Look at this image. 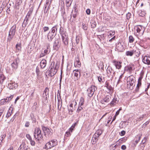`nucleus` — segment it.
Listing matches in <instances>:
<instances>
[{"label":"nucleus","instance_id":"obj_1","mask_svg":"<svg viewBox=\"0 0 150 150\" xmlns=\"http://www.w3.org/2000/svg\"><path fill=\"white\" fill-rule=\"evenodd\" d=\"M57 27L58 26L57 25H55L52 27L51 30L48 33L47 37L49 41H52L53 39L57 35Z\"/></svg>","mask_w":150,"mask_h":150},{"label":"nucleus","instance_id":"obj_2","mask_svg":"<svg viewBox=\"0 0 150 150\" xmlns=\"http://www.w3.org/2000/svg\"><path fill=\"white\" fill-rule=\"evenodd\" d=\"M135 78L134 76L131 75L128 77L127 79V87L130 90H132L134 87L135 86Z\"/></svg>","mask_w":150,"mask_h":150},{"label":"nucleus","instance_id":"obj_3","mask_svg":"<svg viewBox=\"0 0 150 150\" xmlns=\"http://www.w3.org/2000/svg\"><path fill=\"white\" fill-rule=\"evenodd\" d=\"M62 27L60 28L59 33L62 36V42L65 47H67L69 45V38L68 35L66 34L65 32L62 30Z\"/></svg>","mask_w":150,"mask_h":150},{"label":"nucleus","instance_id":"obj_4","mask_svg":"<svg viewBox=\"0 0 150 150\" xmlns=\"http://www.w3.org/2000/svg\"><path fill=\"white\" fill-rule=\"evenodd\" d=\"M16 26V25H13L10 30L7 38L8 42H10L13 38L15 35Z\"/></svg>","mask_w":150,"mask_h":150},{"label":"nucleus","instance_id":"obj_5","mask_svg":"<svg viewBox=\"0 0 150 150\" xmlns=\"http://www.w3.org/2000/svg\"><path fill=\"white\" fill-rule=\"evenodd\" d=\"M54 63H52L51 64L50 67H51L50 70L49 71V73L48 74L51 77L54 76L57 72L59 67L57 63H56L55 66L54 68Z\"/></svg>","mask_w":150,"mask_h":150},{"label":"nucleus","instance_id":"obj_6","mask_svg":"<svg viewBox=\"0 0 150 150\" xmlns=\"http://www.w3.org/2000/svg\"><path fill=\"white\" fill-rule=\"evenodd\" d=\"M34 136L35 139H37L38 141H40L43 138V134L41 133V130L39 128L35 129Z\"/></svg>","mask_w":150,"mask_h":150},{"label":"nucleus","instance_id":"obj_7","mask_svg":"<svg viewBox=\"0 0 150 150\" xmlns=\"http://www.w3.org/2000/svg\"><path fill=\"white\" fill-rule=\"evenodd\" d=\"M57 144V139H52L51 141H49L46 144L45 149H50L56 146Z\"/></svg>","mask_w":150,"mask_h":150},{"label":"nucleus","instance_id":"obj_8","mask_svg":"<svg viewBox=\"0 0 150 150\" xmlns=\"http://www.w3.org/2000/svg\"><path fill=\"white\" fill-rule=\"evenodd\" d=\"M42 129L44 135L46 137H49L52 135V132L51 131L52 129L50 130L49 128L45 126L42 127Z\"/></svg>","mask_w":150,"mask_h":150},{"label":"nucleus","instance_id":"obj_9","mask_svg":"<svg viewBox=\"0 0 150 150\" xmlns=\"http://www.w3.org/2000/svg\"><path fill=\"white\" fill-rule=\"evenodd\" d=\"M96 89V88L94 86H91V87L88 88L87 90L88 96L90 97H92L93 95L94 92Z\"/></svg>","mask_w":150,"mask_h":150},{"label":"nucleus","instance_id":"obj_10","mask_svg":"<svg viewBox=\"0 0 150 150\" xmlns=\"http://www.w3.org/2000/svg\"><path fill=\"white\" fill-rule=\"evenodd\" d=\"M73 73L74 74V79L76 81L79 79L81 76V72L79 70L75 69L73 71Z\"/></svg>","mask_w":150,"mask_h":150},{"label":"nucleus","instance_id":"obj_11","mask_svg":"<svg viewBox=\"0 0 150 150\" xmlns=\"http://www.w3.org/2000/svg\"><path fill=\"white\" fill-rule=\"evenodd\" d=\"M19 62V59L18 57L14 59L11 64L12 67L13 69H17Z\"/></svg>","mask_w":150,"mask_h":150},{"label":"nucleus","instance_id":"obj_12","mask_svg":"<svg viewBox=\"0 0 150 150\" xmlns=\"http://www.w3.org/2000/svg\"><path fill=\"white\" fill-rule=\"evenodd\" d=\"M108 76V77L113 78L115 75V71L112 69L111 67H108L107 70Z\"/></svg>","mask_w":150,"mask_h":150},{"label":"nucleus","instance_id":"obj_13","mask_svg":"<svg viewBox=\"0 0 150 150\" xmlns=\"http://www.w3.org/2000/svg\"><path fill=\"white\" fill-rule=\"evenodd\" d=\"M135 30L137 32L136 35H142L144 33V30H142V27L141 25H138L135 27Z\"/></svg>","mask_w":150,"mask_h":150},{"label":"nucleus","instance_id":"obj_14","mask_svg":"<svg viewBox=\"0 0 150 150\" xmlns=\"http://www.w3.org/2000/svg\"><path fill=\"white\" fill-rule=\"evenodd\" d=\"M112 63L115 66L116 69H120L122 67V62L120 61H118L116 60H113Z\"/></svg>","mask_w":150,"mask_h":150},{"label":"nucleus","instance_id":"obj_15","mask_svg":"<svg viewBox=\"0 0 150 150\" xmlns=\"http://www.w3.org/2000/svg\"><path fill=\"white\" fill-rule=\"evenodd\" d=\"M60 41L59 40H57L55 41L53 44V49L56 50H58L60 47Z\"/></svg>","mask_w":150,"mask_h":150},{"label":"nucleus","instance_id":"obj_16","mask_svg":"<svg viewBox=\"0 0 150 150\" xmlns=\"http://www.w3.org/2000/svg\"><path fill=\"white\" fill-rule=\"evenodd\" d=\"M28 146L24 142H23L18 148V150H27Z\"/></svg>","mask_w":150,"mask_h":150},{"label":"nucleus","instance_id":"obj_17","mask_svg":"<svg viewBox=\"0 0 150 150\" xmlns=\"http://www.w3.org/2000/svg\"><path fill=\"white\" fill-rule=\"evenodd\" d=\"M116 48L120 52H122L124 50L123 46L120 42H118L116 44Z\"/></svg>","mask_w":150,"mask_h":150},{"label":"nucleus","instance_id":"obj_18","mask_svg":"<svg viewBox=\"0 0 150 150\" xmlns=\"http://www.w3.org/2000/svg\"><path fill=\"white\" fill-rule=\"evenodd\" d=\"M143 62L148 65H150V58L145 56L142 59Z\"/></svg>","mask_w":150,"mask_h":150},{"label":"nucleus","instance_id":"obj_19","mask_svg":"<svg viewBox=\"0 0 150 150\" xmlns=\"http://www.w3.org/2000/svg\"><path fill=\"white\" fill-rule=\"evenodd\" d=\"M118 101V100H117V98L115 97L113 98L112 101L109 104L111 106H113L117 103Z\"/></svg>","mask_w":150,"mask_h":150},{"label":"nucleus","instance_id":"obj_20","mask_svg":"<svg viewBox=\"0 0 150 150\" xmlns=\"http://www.w3.org/2000/svg\"><path fill=\"white\" fill-rule=\"evenodd\" d=\"M96 134H94L92 138V142L93 144H95L98 141V138L99 137L96 135Z\"/></svg>","mask_w":150,"mask_h":150},{"label":"nucleus","instance_id":"obj_21","mask_svg":"<svg viewBox=\"0 0 150 150\" xmlns=\"http://www.w3.org/2000/svg\"><path fill=\"white\" fill-rule=\"evenodd\" d=\"M50 51V49L47 47L46 49H45L43 52H42L40 55V57H43L45 55L48 54Z\"/></svg>","mask_w":150,"mask_h":150},{"label":"nucleus","instance_id":"obj_22","mask_svg":"<svg viewBox=\"0 0 150 150\" xmlns=\"http://www.w3.org/2000/svg\"><path fill=\"white\" fill-rule=\"evenodd\" d=\"M17 87V84H16L14 83H13L12 82H10L8 84V87L10 89H13L14 88H16V87Z\"/></svg>","mask_w":150,"mask_h":150},{"label":"nucleus","instance_id":"obj_23","mask_svg":"<svg viewBox=\"0 0 150 150\" xmlns=\"http://www.w3.org/2000/svg\"><path fill=\"white\" fill-rule=\"evenodd\" d=\"M29 18L26 16L22 25L23 27L25 28L26 26L28 23Z\"/></svg>","mask_w":150,"mask_h":150},{"label":"nucleus","instance_id":"obj_24","mask_svg":"<svg viewBox=\"0 0 150 150\" xmlns=\"http://www.w3.org/2000/svg\"><path fill=\"white\" fill-rule=\"evenodd\" d=\"M40 65L41 68H44L46 65V60L45 59L42 60L40 63Z\"/></svg>","mask_w":150,"mask_h":150},{"label":"nucleus","instance_id":"obj_25","mask_svg":"<svg viewBox=\"0 0 150 150\" xmlns=\"http://www.w3.org/2000/svg\"><path fill=\"white\" fill-rule=\"evenodd\" d=\"M16 52H18L21 51V44H17L16 45Z\"/></svg>","mask_w":150,"mask_h":150},{"label":"nucleus","instance_id":"obj_26","mask_svg":"<svg viewBox=\"0 0 150 150\" xmlns=\"http://www.w3.org/2000/svg\"><path fill=\"white\" fill-rule=\"evenodd\" d=\"M98 67L99 69L100 68L101 69L103 70L104 69V64L103 62L101 61H100L99 63H97Z\"/></svg>","mask_w":150,"mask_h":150},{"label":"nucleus","instance_id":"obj_27","mask_svg":"<svg viewBox=\"0 0 150 150\" xmlns=\"http://www.w3.org/2000/svg\"><path fill=\"white\" fill-rule=\"evenodd\" d=\"M36 73L37 75V78L39 79H40V76L41 75V74L39 68L38 66L36 68Z\"/></svg>","mask_w":150,"mask_h":150},{"label":"nucleus","instance_id":"obj_28","mask_svg":"<svg viewBox=\"0 0 150 150\" xmlns=\"http://www.w3.org/2000/svg\"><path fill=\"white\" fill-rule=\"evenodd\" d=\"M62 105V100L58 98V108L59 110H60L61 109Z\"/></svg>","mask_w":150,"mask_h":150},{"label":"nucleus","instance_id":"obj_29","mask_svg":"<svg viewBox=\"0 0 150 150\" xmlns=\"http://www.w3.org/2000/svg\"><path fill=\"white\" fill-rule=\"evenodd\" d=\"M111 98V96L110 95L106 96L103 99L105 103H108L110 101Z\"/></svg>","mask_w":150,"mask_h":150},{"label":"nucleus","instance_id":"obj_30","mask_svg":"<svg viewBox=\"0 0 150 150\" xmlns=\"http://www.w3.org/2000/svg\"><path fill=\"white\" fill-rule=\"evenodd\" d=\"M72 1V0H66V4L67 7L69 8L70 7Z\"/></svg>","mask_w":150,"mask_h":150},{"label":"nucleus","instance_id":"obj_31","mask_svg":"<svg viewBox=\"0 0 150 150\" xmlns=\"http://www.w3.org/2000/svg\"><path fill=\"white\" fill-rule=\"evenodd\" d=\"M133 52L134 54H135L137 57H138L139 56L140 53V51L138 49H136L135 50L133 49Z\"/></svg>","mask_w":150,"mask_h":150},{"label":"nucleus","instance_id":"obj_32","mask_svg":"<svg viewBox=\"0 0 150 150\" xmlns=\"http://www.w3.org/2000/svg\"><path fill=\"white\" fill-rule=\"evenodd\" d=\"M81 62L79 59H76V62H75L74 66L75 67H80L81 66Z\"/></svg>","mask_w":150,"mask_h":150},{"label":"nucleus","instance_id":"obj_33","mask_svg":"<svg viewBox=\"0 0 150 150\" xmlns=\"http://www.w3.org/2000/svg\"><path fill=\"white\" fill-rule=\"evenodd\" d=\"M50 1L49 0H47L46 2V4L45 5V9H46V8H47V10L49 9L50 7V5L51 4V2L50 1V4L48 5L49 2Z\"/></svg>","mask_w":150,"mask_h":150},{"label":"nucleus","instance_id":"obj_34","mask_svg":"<svg viewBox=\"0 0 150 150\" xmlns=\"http://www.w3.org/2000/svg\"><path fill=\"white\" fill-rule=\"evenodd\" d=\"M105 86L107 87V88L108 89L109 91H111L112 89V88L108 83H106Z\"/></svg>","mask_w":150,"mask_h":150},{"label":"nucleus","instance_id":"obj_35","mask_svg":"<svg viewBox=\"0 0 150 150\" xmlns=\"http://www.w3.org/2000/svg\"><path fill=\"white\" fill-rule=\"evenodd\" d=\"M12 113V110L10 109H9L8 112L7 113L6 115V117L8 118L9 117H10L11 115V114Z\"/></svg>","mask_w":150,"mask_h":150},{"label":"nucleus","instance_id":"obj_36","mask_svg":"<svg viewBox=\"0 0 150 150\" xmlns=\"http://www.w3.org/2000/svg\"><path fill=\"white\" fill-rule=\"evenodd\" d=\"M6 79V77L4 76L3 74L1 75L0 76V82L1 83H2L4 82L5 79Z\"/></svg>","mask_w":150,"mask_h":150},{"label":"nucleus","instance_id":"obj_37","mask_svg":"<svg viewBox=\"0 0 150 150\" xmlns=\"http://www.w3.org/2000/svg\"><path fill=\"white\" fill-rule=\"evenodd\" d=\"M142 85V81H138V83L137 84L136 88V91H138L139 90V87L141 86Z\"/></svg>","mask_w":150,"mask_h":150},{"label":"nucleus","instance_id":"obj_38","mask_svg":"<svg viewBox=\"0 0 150 150\" xmlns=\"http://www.w3.org/2000/svg\"><path fill=\"white\" fill-rule=\"evenodd\" d=\"M142 135L141 134H139L136 136V137L138 138V139L135 141L136 144H137L138 143Z\"/></svg>","mask_w":150,"mask_h":150},{"label":"nucleus","instance_id":"obj_39","mask_svg":"<svg viewBox=\"0 0 150 150\" xmlns=\"http://www.w3.org/2000/svg\"><path fill=\"white\" fill-rule=\"evenodd\" d=\"M134 54L133 50L131 51H127L126 53V55L128 56H132Z\"/></svg>","mask_w":150,"mask_h":150},{"label":"nucleus","instance_id":"obj_40","mask_svg":"<svg viewBox=\"0 0 150 150\" xmlns=\"http://www.w3.org/2000/svg\"><path fill=\"white\" fill-rule=\"evenodd\" d=\"M125 70L127 71H130L132 70V67L129 65L126 66L125 67Z\"/></svg>","mask_w":150,"mask_h":150},{"label":"nucleus","instance_id":"obj_41","mask_svg":"<svg viewBox=\"0 0 150 150\" xmlns=\"http://www.w3.org/2000/svg\"><path fill=\"white\" fill-rule=\"evenodd\" d=\"M134 40V38L131 35L129 37V41L130 43H133Z\"/></svg>","mask_w":150,"mask_h":150},{"label":"nucleus","instance_id":"obj_42","mask_svg":"<svg viewBox=\"0 0 150 150\" xmlns=\"http://www.w3.org/2000/svg\"><path fill=\"white\" fill-rule=\"evenodd\" d=\"M91 27L92 28H95L96 25V22L92 21L91 22Z\"/></svg>","mask_w":150,"mask_h":150},{"label":"nucleus","instance_id":"obj_43","mask_svg":"<svg viewBox=\"0 0 150 150\" xmlns=\"http://www.w3.org/2000/svg\"><path fill=\"white\" fill-rule=\"evenodd\" d=\"M7 102L6 99H2L0 100V105L5 104Z\"/></svg>","mask_w":150,"mask_h":150},{"label":"nucleus","instance_id":"obj_44","mask_svg":"<svg viewBox=\"0 0 150 150\" xmlns=\"http://www.w3.org/2000/svg\"><path fill=\"white\" fill-rule=\"evenodd\" d=\"M102 133V131L100 130H98L95 133V134H96L97 136H98V137H99L100 135H101Z\"/></svg>","mask_w":150,"mask_h":150},{"label":"nucleus","instance_id":"obj_45","mask_svg":"<svg viewBox=\"0 0 150 150\" xmlns=\"http://www.w3.org/2000/svg\"><path fill=\"white\" fill-rule=\"evenodd\" d=\"M84 99L83 97H81L79 102V105L82 106L84 104Z\"/></svg>","mask_w":150,"mask_h":150},{"label":"nucleus","instance_id":"obj_46","mask_svg":"<svg viewBox=\"0 0 150 150\" xmlns=\"http://www.w3.org/2000/svg\"><path fill=\"white\" fill-rule=\"evenodd\" d=\"M62 16H63V18L64 20V19L66 18V13H65L64 10L63 11V10L62 11Z\"/></svg>","mask_w":150,"mask_h":150},{"label":"nucleus","instance_id":"obj_47","mask_svg":"<svg viewBox=\"0 0 150 150\" xmlns=\"http://www.w3.org/2000/svg\"><path fill=\"white\" fill-rule=\"evenodd\" d=\"M13 95H11L9 97H6V99L7 102L10 101L11 100V99L13 98Z\"/></svg>","mask_w":150,"mask_h":150},{"label":"nucleus","instance_id":"obj_48","mask_svg":"<svg viewBox=\"0 0 150 150\" xmlns=\"http://www.w3.org/2000/svg\"><path fill=\"white\" fill-rule=\"evenodd\" d=\"M21 1L20 0L17 1L15 4V6L16 7H17L18 6H19L21 4Z\"/></svg>","mask_w":150,"mask_h":150},{"label":"nucleus","instance_id":"obj_49","mask_svg":"<svg viewBox=\"0 0 150 150\" xmlns=\"http://www.w3.org/2000/svg\"><path fill=\"white\" fill-rule=\"evenodd\" d=\"M81 106L79 105L77 110L76 112L77 113H79L80 111L83 109V108L81 107Z\"/></svg>","mask_w":150,"mask_h":150},{"label":"nucleus","instance_id":"obj_50","mask_svg":"<svg viewBox=\"0 0 150 150\" xmlns=\"http://www.w3.org/2000/svg\"><path fill=\"white\" fill-rule=\"evenodd\" d=\"M49 88L47 87L45 88V90H44V91L43 93H47V94L48 95V96L49 97Z\"/></svg>","mask_w":150,"mask_h":150},{"label":"nucleus","instance_id":"obj_51","mask_svg":"<svg viewBox=\"0 0 150 150\" xmlns=\"http://www.w3.org/2000/svg\"><path fill=\"white\" fill-rule=\"evenodd\" d=\"M47 97H48V96L47 93H43V97L45 100H46L47 99Z\"/></svg>","mask_w":150,"mask_h":150},{"label":"nucleus","instance_id":"obj_52","mask_svg":"<svg viewBox=\"0 0 150 150\" xmlns=\"http://www.w3.org/2000/svg\"><path fill=\"white\" fill-rule=\"evenodd\" d=\"M143 75H144L143 74L141 73L140 74V76L138 79V81H142V80L143 78Z\"/></svg>","mask_w":150,"mask_h":150},{"label":"nucleus","instance_id":"obj_53","mask_svg":"<svg viewBox=\"0 0 150 150\" xmlns=\"http://www.w3.org/2000/svg\"><path fill=\"white\" fill-rule=\"evenodd\" d=\"M82 28L84 30H86L87 29L86 25L84 23L82 24Z\"/></svg>","mask_w":150,"mask_h":150},{"label":"nucleus","instance_id":"obj_54","mask_svg":"<svg viewBox=\"0 0 150 150\" xmlns=\"http://www.w3.org/2000/svg\"><path fill=\"white\" fill-rule=\"evenodd\" d=\"M32 13V11L30 10L26 16L30 18Z\"/></svg>","mask_w":150,"mask_h":150},{"label":"nucleus","instance_id":"obj_55","mask_svg":"<svg viewBox=\"0 0 150 150\" xmlns=\"http://www.w3.org/2000/svg\"><path fill=\"white\" fill-rule=\"evenodd\" d=\"M80 41V38L79 37L76 36V44H78L79 42Z\"/></svg>","mask_w":150,"mask_h":150},{"label":"nucleus","instance_id":"obj_56","mask_svg":"<svg viewBox=\"0 0 150 150\" xmlns=\"http://www.w3.org/2000/svg\"><path fill=\"white\" fill-rule=\"evenodd\" d=\"M68 109L69 111V112H70V114H72V112L73 111V107H71V108L68 107Z\"/></svg>","mask_w":150,"mask_h":150},{"label":"nucleus","instance_id":"obj_57","mask_svg":"<svg viewBox=\"0 0 150 150\" xmlns=\"http://www.w3.org/2000/svg\"><path fill=\"white\" fill-rule=\"evenodd\" d=\"M31 145L32 146H34L35 144V142L32 139L31 140H30Z\"/></svg>","mask_w":150,"mask_h":150},{"label":"nucleus","instance_id":"obj_58","mask_svg":"<svg viewBox=\"0 0 150 150\" xmlns=\"http://www.w3.org/2000/svg\"><path fill=\"white\" fill-rule=\"evenodd\" d=\"M44 32H45L49 30V28L48 27L45 26L43 28Z\"/></svg>","mask_w":150,"mask_h":150},{"label":"nucleus","instance_id":"obj_59","mask_svg":"<svg viewBox=\"0 0 150 150\" xmlns=\"http://www.w3.org/2000/svg\"><path fill=\"white\" fill-rule=\"evenodd\" d=\"M146 137H144L142 140L141 144H143L146 142Z\"/></svg>","mask_w":150,"mask_h":150},{"label":"nucleus","instance_id":"obj_60","mask_svg":"<svg viewBox=\"0 0 150 150\" xmlns=\"http://www.w3.org/2000/svg\"><path fill=\"white\" fill-rule=\"evenodd\" d=\"M71 135V134L70 132H67L65 134V136L67 137H69Z\"/></svg>","mask_w":150,"mask_h":150},{"label":"nucleus","instance_id":"obj_61","mask_svg":"<svg viewBox=\"0 0 150 150\" xmlns=\"http://www.w3.org/2000/svg\"><path fill=\"white\" fill-rule=\"evenodd\" d=\"M98 79L99 82H103V79L102 78V76H99L98 77Z\"/></svg>","mask_w":150,"mask_h":150},{"label":"nucleus","instance_id":"obj_62","mask_svg":"<svg viewBox=\"0 0 150 150\" xmlns=\"http://www.w3.org/2000/svg\"><path fill=\"white\" fill-rule=\"evenodd\" d=\"M125 134V131L124 130H122L121 131V133H120V135L121 136H124Z\"/></svg>","mask_w":150,"mask_h":150},{"label":"nucleus","instance_id":"obj_63","mask_svg":"<svg viewBox=\"0 0 150 150\" xmlns=\"http://www.w3.org/2000/svg\"><path fill=\"white\" fill-rule=\"evenodd\" d=\"M26 137L29 140V141L32 139L30 136L29 134H27L26 135Z\"/></svg>","mask_w":150,"mask_h":150},{"label":"nucleus","instance_id":"obj_64","mask_svg":"<svg viewBox=\"0 0 150 150\" xmlns=\"http://www.w3.org/2000/svg\"><path fill=\"white\" fill-rule=\"evenodd\" d=\"M131 14L130 13H128L126 14V17L127 19H129L130 18V16Z\"/></svg>","mask_w":150,"mask_h":150}]
</instances>
